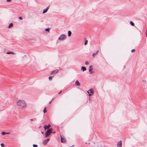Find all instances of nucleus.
Returning <instances> with one entry per match:
<instances>
[{
    "mask_svg": "<svg viewBox=\"0 0 147 147\" xmlns=\"http://www.w3.org/2000/svg\"><path fill=\"white\" fill-rule=\"evenodd\" d=\"M98 51H99V50H98V51H96L95 53H94L92 54V56H93V57H95V55H96L98 54Z\"/></svg>",
    "mask_w": 147,
    "mask_h": 147,
    "instance_id": "nucleus-13",
    "label": "nucleus"
},
{
    "mask_svg": "<svg viewBox=\"0 0 147 147\" xmlns=\"http://www.w3.org/2000/svg\"><path fill=\"white\" fill-rule=\"evenodd\" d=\"M146 36L147 38V34H146Z\"/></svg>",
    "mask_w": 147,
    "mask_h": 147,
    "instance_id": "nucleus-35",
    "label": "nucleus"
},
{
    "mask_svg": "<svg viewBox=\"0 0 147 147\" xmlns=\"http://www.w3.org/2000/svg\"><path fill=\"white\" fill-rule=\"evenodd\" d=\"M48 131H49V132L50 133H51L52 131V128H51V129H47Z\"/></svg>",
    "mask_w": 147,
    "mask_h": 147,
    "instance_id": "nucleus-19",
    "label": "nucleus"
},
{
    "mask_svg": "<svg viewBox=\"0 0 147 147\" xmlns=\"http://www.w3.org/2000/svg\"><path fill=\"white\" fill-rule=\"evenodd\" d=\"M87 43H88V40H86L85 42V43H84V45H86L87 44Z\"/></svg>",
    "mask_w": 147,
    "mask_h": 147,
    "instance_id": "nucleus-27",
    "label": "nucleus"
},
{
    "mask_svg": "<svg viewBox=\"0 0 147 147\" xmlns=\"http://www.w3.org/2000/svg\"><path fill=\"white\" fill-rule=\"evenodd\" d=\"M50 124H49L48 126L45 125L44 126V127L45 128V130L46 129H49V128L50 127Z\"/></svg>",
    "mask_w": 147,
    "mask_h": 147,
    "instance_id": "nucleus-11",
    "label": "nucleus"
},
{
    "mask_svg": "<svg viewBox=\"0 0 147 147\" xmlns=\"http://www.w3.org/2000/svg\"><path fill=\"white\" fill-rule=\"evenodd\" d=\"M7 2H9V1H11V0H7Z\"/></svg>",
    "mask_w": 147,
    "mask_h": 147,
    "instance_id": "nucleus-30",
    "label": "nucleus"
},
{
    "mask_svg": "<svg viewBox=\"0 0 147 147\" xmlns=\"http://www.w3.org/2000/svg\"><path fill=\"white\" fill-rule=\"evenodd\" d=\"M1 146L2 147H5L4 144H3V143H1Z\"/></svg>",
    "mask_w": 147,
    "mask_h": 147,
    "instance_id": "nucleus-24",
    "label": "nucleus"
},
{
    "mask_svg": "<svg viewBox=\"0 0 147 147\" xmlns=\"http://www.w3.org/2000/svg\"><path fill=\"white\" fill-rule=\"evenodd\" d=\"M87 92L88 93V95L89 96L93 94L92 91L91 89H90L89 90L87 91Z\"/></svg>",
    "mask_w": 147,
    "mask_h": 147,
    "instance_id": "nucleus-4",
    "label": "nucleus"
},
{
    "mask_svg": "<svg viewBox=\"0 0 147 147\" xmlns=\"http://www.w3.org/2000/svg\"><path fill=\"white\" fill-rule=\"evenodd\" d=\"M68 36H71V31L70 30L68 31Z\"/></svg>",
    "mask_w": 147,
    "mask_h": 147,
    "instance_id": "nucleus-16",
    "label": "nucleus"
},
{
    "mask_svg": "<svg viewBox=\"0 0 147 147\" xmlns=\"http://www.w3.org/2000/svg\"><path fill=\"white\" fill-rule=\"evenodd\" d=\"M59 70L58 69L52 71L51 73V74L52 75L54 74L57 73L58 72Z\"/></svg>",
    "mask_w": 147,
    "mask_h": 147,
    "instance_id": "nucleus-9",
    "label": "nucleus"
},
{
    "mask_svg": "<svg viewBox=\"0 0 147 147\" xmlns=\"http://www.w3.org/2000/svg\"><path fill=\"white\" fill-rule=\"evenodd\" d=\"M130 23L131 25L133 26L134 25V23L132 21H130Z\"/></svg>",
    "mask_w": 147,
    "mask_h": 147,
    "instance_id": "nucleus-21",
    "label": "nucleus"
},
{
    "mask_svg": "<svg viewBox=\"0 0 147 147\" xmlns=\"http://www.w3.org/2000/svg\"><path fill=\"white\" fill-rule=\"evenodd\" d=\"M52 101V100H51V101H50V102H49V104H50V103H51V102Z\"/></svg>",
    "mask_w": 147,
    "mask_h": 147,
    "instance_id": "nucleus-34",
    "label": "nucleus"
},
{
    "mask_svg": "<svg viewBox=\"0 0 147 147\" xmlns=\"http://www.w3.org/2000/svg\"><path fill=\"white\" fill-rule=\"evenodd\" d=\"M9 134V133H5L4 132H2L1 133V134L3 135H5L6 134Z\"/></svg>",
    "mask_w": 147,
    "mask_h": 147,
    "instance_id": "nucleus-17",
    "label": "nucleus"
},
{
    "mask_svg": "<svg viewBox=\"0 0 147 147\" xmlns=\"http://www.w3.org/2000/svg\"><path fill=\"white\" fill-rule=\"evenodd\" d=\"M61 142L63 143H65L66 142V140L63 136H61Z\"/></svg>",
    "mask_w": 147,
    "mask_h": 147,
    "instance_id": "nucleus-3",
    "label": "nucleus"
},
{
    "mask_svg": "<svg viewBox=\"0 0 147 147\" xmlns=\"http://www.w3.org/2000/svg\"><path fill=\"white\" fill-rule=\"evenodd\" d=\"M75 84L76 85L78 86H79L80 85V83L79 82L78 80L76 81Z\"/></svg>",
    "mask_w": 147,
    "mask_h": 147,
    "instance_id": "nucleus-12",
    "label": "nucleus"
},
{
    "mask_svg": "<svg viewBox=\"0 0 147 147\" xmlns=\"http://www.w3.org/2000/svg\"><path fill=\"white\" fill-rule=\"evenodd\" d=\"M50 28H47L45 29V31H49Z\"/></svg>",
    "mask_w": 147,
    "mask_h": 147,
    "instance_id": "nucleus-23",
    "label": "nucleus"
},
{
    "mask_svg": "<svg viewBox=\"0 0 147 147\" xmlns=\"http://www.w3.org/2000/svg\"><path fill=\"white\" fill-rule=\"evenodd\" d=\"M97 147H99L98 146H97Z\"/></svg>",
    "mask_w": 147,
    "mask_h": 147,
    "instance_id": "nucleus-36",
    "label": "nucleus"
},
{
    "mask_svg": "<svg viewBox=\"0 0 147 147\" xmlns=\"http://www.w3.org/2000/svg\"><path fill=\"white\" fill-rule=\"evenodd\" d=\"M17 105L18 108L22 109H25L27 106L26 101L24 100H19L17 102Z\"/></svg>",
    "mask_w": 147,
    "mask_h": 147,
    "instance_id": "nucleus-1",
    "label": "nucleus"
},
{
    "mask_svg": "<svg viewBox=\"0 0 147 147\" xmlns=\"http://www.w3.org/2000/svg\"><path fill=\"white\" fill-rule=\"evenodd\" d=\"M31 121H33V119H30Z\"/></svg>",
    "mask_w": 147,
    "mask_h": 147,
    "instance_id": "nucleus-33",
    "label": "nucleus"
},
{
    "mask_svg": "<svg viewBox=\"0 0 147 147\" xmlns=\"http://www.w3.org/2000/svg\"><path fill=\"white\" fill-rule=\"evenodd\" d=\"M135 51V49H132V50H131V52H134Z\"/></svg>",
    "mask_w": 147,
    "mask_h": 147,
    "instance_id": "nucleus-29",
    "label": "nucleus"
},
{
    "mask_svg": "<svg viewBox=\"0 0 147 147\" xmlns=\"http://www.w3.org/2000/svg\"><path fill=\"white\" fill-rule=\"evenodd\" d=\"M62 92V91H61L59 93V94H60Z\"/></svg>",
    "mask_w": 147,
    "mask_h": 147,
    "instance_id": "nucleus-31",
    "label": "nucleus"
},
{
    "mask_svg": "<svg viewBox=\"0 0 147 147\" xmlns=\"http://www.w3.org/2000/svg\"><path fill=\"white\" fill-rule=\"evenodd\" d=\"M13 24L12 23H10L9 25L8 28H10L11 27H12L13 26Z\"/></svg>",
    "mask_w": 147,
    "mask_h": 147,
    "instance_id": "nucleus-18",
    "label": "nucleus"
},
{
    "mask_svg": "<svg viewBox=\"0 0 147 147\" xmlns=\"http://www.w3.org/2000/svg\"><path fill=\"white\" fill-rule=\"evenodd\" d=\"M45 134L46 137H47L50 135L51 133H50L47 130L45 132Z\"/></svg>",
    "mask_w": 147,
    "mask_h": 147,
    "instance_id": "nucleus-10",
    "label": "nucleus"
},
{
    "mask_svg": "<svg viewBox=\"0 0 147 147\" xmlns=\"http://www.w3.org/2000/svg\"><path fill=\"white\" fill-rule=\"evenodd\" d=\"M82 70V71H84L86 70V68L84 67H81Z\"/></svg>",
    "mask_w": 147,
    "mask_h": 147,
    "instance_id": "nucleus-15",
    "label": "nucleus"
},
{
    "mask_svg": "<svg viewBox=\"0 0 147 147\" xmlns=\"http://www.w3.org/2000/svg\"><path fill=\"white\" fill-rule=\"evenodd\" d=\"M66 38V36L64 34H62L58 38V40L60 41H63Z\"/></svg>",
    "mask_w": 147,
    "mask_h": 147,
    "instance_id": "nucleus-2",
    "label": "nucleus"
},
{
    "mask_svg": "<svg viewBox=\"0 0 147 147\" xmlns=\"http://www.w3.org/2000/svg\"><path fill=\"white\" fill-rule=\"evenodd\" d=\"M122 142L121 140L118 143L117 147H121Z\"/></svg>",
    "mask_w": 147,
    "mask_h": 147,
    "instance_id": "nucleus-6",
    "label": "nucleus"
},
{
    "mask_svg": "<svg viewBox=\"0 0 147 147\" xmlns=\"http://www.w3.org/2000/svg\"><path fill=\"white\" fill-rule=\"evenodd\" d=\"M49 5L45 9L43 10V12H42V13H46L47 11L48 10V9H49Z\"/></svg>",
    "mask_w": 147,
    "mask_h": 147,
    "instance_id": "nucleus-8",
    "label": "nucleus"
},
{
    "mask_svg": "<svg viewBox=\"0 0 147 147\" xmlns=\"http://www.w3.org/2000/svg\"><path fill=\"white\" fill-rule=\"evenodd\" d=\"M41 133L42 134H44V133L42 131H41Z\"/></svg>",
    "mask_w": 147,
    "mask_h": 147,
    "instance_id": "nucleus-32",
    "label": "nucleus"
},
{
    "mask_svg": "<svg viewBox=\"0 0 147 147\" xmlns=\"http://www.w3.org/2000/svg\"><path fill=\"white\" fill-rule=\"evenodd\" d=\"M49 139L48 138L43 141V144H46L49 141Z\"/></svg>",
    "mask_w": 147,
    "mask_h": 147,
    "instance_id": "nucleus-5",
    "label": "nucleus"
},
{
    "mask_svg": "<svg viewBox=\"0 0 147 147\" xmlns=\"http://www.w3.org/2000/svg\"><path fill=\"white\" fill-rule=\"evenodd\" d=\"M53 76H49V79L50 80H51L53 78Z\"/></svg>",
    "mask_w": 147,
    "mask_h": 147,
    "instance_id": "nucleus-22",
    "label": "nucleus"
},
{
    "mask_svg": "<svg viewBox=\"0 0 147 147\" xmlns=\"http://www.w3.org/2000/svg\"><path fill=\"white\" fill-rule=\"evenodd\" d=\"M33 147H38V146L36 144H34L33 145Z\"/></svg>",
    "mask_w": 147,
    "mask_h": 147,
    "instance_id": "nucleus-26",
    "label": "nucleus"
},
{
    "mask_svg": "<svg viewBox=\"0 0 147 147\" xmlns=\"http://www.w3.org/2000/svg\"><path fill=\"white\" fill-rule=\"evenodd\" d=\"M19 19H20V20H22V17H20L19 18Z\"/></svg>",
    "mask_w": 147,
    "mask_h": 147,
    "instance_id": "nucleus-28",
    "label": "nucleus"
},
{
    "mask_svg": "<svg viewBox=\"0 0 147 147\" xmlns=\"http://www.w3.org/2000/svg\"><path fill=\"white\" fill-rule=\"evenodd\" d=\"M88 64H89V63H88V61H86L85 62V64L86 65H88Z\"/></svg>",
    "mask_w": 147,
    "mask_h": 147,
    "instance_id": "nucleus-25",
    "label": "nucleus"
},
{
    "mask_svg": "<svg viewBox=\"0 0 147 147\" xmlns=\"http://www.w3.org/2000/svg\"><path fill=\"white\" fill-rule=\"evenodd\" d=\"M93 69L92 66V65L90 66L89 68V71L90 72V74L92 73L93 72L91 71Z\"/></svg>",
    "mask_w": 147,
    "mask_h": 147,
    "instance_id": "nucleus-7",
    "label": "nucleus"
},
{
    "mask_svg": "<svg viewBox=\"0 0 147 147\" xmlns=\"http://www.w3.org/2000/svg\"><path fill=\"white\" fill-rule=\"evenodd\" d=\"M7 54H14L15 53H13L12 51H9V52H7Z\"/></svg>",
    "mask_w": 147,
    "mask_h": 147,
    "instance_id": "nucleus-14",
    "label": "nucleus"
},
{
    "mask_svg": "<svg viewBox=\"0 0 147 147\" xmlns=\"http://www.w3.org/2000/svg\"><path fill=\"white\" fill-rule=\"evenodd\" d=\"M47 111V110H46V107H45L43 110V112L44 113H45Z\"/></svg>",
    "mask_w": 147,
    "mask_h": 147,
    "instance_id": "nucleus-20",
    "label": "nucleus"
}]
</instances>
